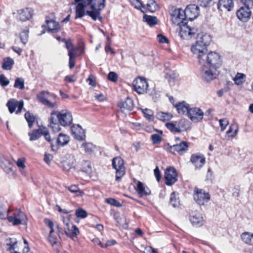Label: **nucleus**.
Returning <instances> with one entry per match:
<instances>
[{
    "label": "nucleus",
    "mask_w": 253,
    "mask_h": 253,
    "mask_svg": "<svg viewBox=\"0 0 253 253\" xmlns=\"http://www.w3.org/2000/svg\"><path fill=\"white\" fill-rule=\"evenodd\" d=\"M143 21L146 22L149 26H153L157 23V18L154 16L147 15L146 14L143 16Z\"/></svg>",
    "instance_id": "f704fd0d"
},
{
    "label": "nucleus",
    "mask_w": 253,
    "mask_h": 253,
    "mask_svg": "<svg viewBox=\"0 0 253 253\" xmlns=\"http://www.w3.org/2000/svg\"><path fill=\"white\" fill-rule=\"evenodd\" d=\"M14 87L20 89L24 88V80L21 78H18L15 80Z\"/></svg>",
    "instance_id": "09e8293b"
},
{
    "label": "nucleus",
    "mask_w": 253,
    "mask_h": 253,
    "mask_svg": "<svg viewBox=\"0 0 253 253\" xmlns=\"http://www.w3.org/2000/svg\"><path fill=\"white\" fill-rule=\"evenodd\" d=\"M24 243L25 247L21 252H18L15 250L18 248V243L15 239L9 238L7 240L6 246H7V249L11 253H27L29 251L28 244L27 241L24 239Z\"/></svg>",
    "instance_id": "f8f14e48"
},
{
    "label": "nucleus",
    "mask_w": 253,
    "mask_h": 253,
    "mask_svg": "<svg viewBox=\"0 0 253 253\" xmlns=\"http://www.w3.org/2000/svg\"><path fill=\"white\" fill-rule=\"evenodd\" d=\"M76 161L74 157H69L66 160L63 161L62 165L65 170H69L75 167Z\"/></svg>",
    "instance_id": "c756f323"
},
{
    "label": "nucleus",
    "mask_w": 253,
    "mask_h": 253,
    "mask_svg": "<svg viewBox=\"0 0 253 253\" xmlns=\"http://www.w3.org/2000/svg\"><path fill=\"white\" fill-rule=\"evenodd\" d=\"M28 31L24 30L20 35L21 41L23 44H26L28 41Z\"/></svg>",
    "instance_id": "603ef678"
},
{
    "label": "nucleus",
    "mask_w": 253,
    "mask_h": 253,
    "mask_svg": "<svg viewBox=\"0 0 253 253\" xmlns=\"http://www.w3.org/2000/svg\"><path fill=\"white\" fill-rule=\"evenodd\" d=\"M211 41L210 36L202 34H198L197 41L191 47V51L196 55L199 62L203 60V55L208 52L207 46Z\"/></svg>",
    "instance_id": "f257e3e1"
},
{
    "label": "nucleus",
    "mask_w": 253,
    "mask_h": 253,
    "mask_svg": "<svg viewBox=\"0 0 253 253\" xmlns=\"http://www.w3.org/2000/svg\"><path fill=\"white\" fill-rule=\"evenodd\" d=\"M177 124L178 129L180 130V132L183 130H186L188 127V121L185 119H181L178 122H175Z\"/></svg>",
    "instance_id": "ea45409f"
},
{
    "label": "nucleus",
    "mask_w": 253,
    "mask_h": 253,
    "mask_svg": "<svg viewBox=\"0 0 253 253\" xmlns=\"http://www.w3.org/2000/svg\"><path fill=\"white\" fill-rule=\"evenodd\" d=\"M219 123L220 125V126L221 127V131H224L226 126L229 124V121L226 118H223L219 120Z\"/></svg>",
    "instance_id": "4d7b16f0"
},
{
    "label": "nucleus",
    "mask_w": 253,
    "mask_h": 253,
    "mask_svg": "<svg viewBox=\"0 0 253 253\" xmlns=\"http://www.w3.org/2000/svg\"><path fill=\"white\" fill-rule=\"evenodd\" d=\"M16 163L19 168L24 169L25 167V159L24 158L18 159Z\"/></svg>",
    "instance_id": "774afa93"
},
{
    "label": "nucleus",
    "mask_w": 253,
    "mask_h": 253,
    "mask_svg": "<svg viewBox=\"0 0 253 253\" xmlns=\"http://www.w3.org/2000/svg\"><path fill=\"white\" fill-rule=\"evenodd\" d=\"M131 187L134 189V190H145L146 188V187L142 182L137 180H134L133 183L130 184L129 188L131 189Z\"/></svg>",
    "instance_id": "37998d69"
},
{
    "label": "nucleus",
    "mask_w": 253,
    "mask_h": 253,
    "mask_svg": "<svg viewBox=\"0 0 253 253\" xmlns=\"http://www.w3.org/2000/svg\"><path fill=\"white\" fill-rule=\"evenodd\" d=\"M69 142V137L65 134L60 133L57 139L56 142L59 145L64 146Z\"/></svg>",
    "instance_id": "c9c22d12"
},
{
    "label": "nucleus",
    "mask_w": 253,
    "mask_h": 253,
    "mask_svg": "<svg viewBox=\"0 0 253 253\" xmlns=\"http://www.w3.org/2000/svg\"><path fill=\"white\" fill-rule=\"evenodd\" d=\"M189 220L192 225L196 227H200L204 224V219L202 214L197 211L191 212Z\"/></svg>",
    "instance_id": "6ab92c4d"
},
{
    "label": "nucleus",
    "mask_w": 253,
    "mask_h": 253,
    "mask_svg": "<svg viewBox=\"0 0 253 253\" xmlns=\"http://www.w3.org/2000/svg\"><path fill=\"white\" fill-rule=\"evenodd\" d=\"M0 165L6 173H10L12 171L13 164L8 159L3 157L0 158Z\"/></svg>",
    "instance_id": "bb28decb"
},
{
    "label": "nucleus",
    "mask_w": 253,
    "mask_h": 253,
    "mask_svg": "<svg viewBox=\"0 0 253 253\" xmlns=\"http://www.w3.org/2000/svg\"><path fill=\"white\" fill-rule=\"evenodd\" d=\"M62 41L64 42L65 43L66 47L68 49L69 52H72V50L73 49V45L71 42L66 41L65 39H62Z\"/></svg>",
    "instance_id": "338daca9"
},
{
    "label": "nucleus",
    "mask_w": 253,
    "mask_h": 253,
    "mask_svg": "<svg viewBox=\"0 0 253 253\" xmlns=\"http://www.w3.org/2000/svg\"><path fill=\"white\" fill-rule=\"evenodd\" d=\"M166 125L170 131L172 132H180V130L178 129L177 124L168 123Z\"/></svg>",
    "instance_id": "8fccbe9b"
},
{
    "label": "nucleus",
    "mask_w": 253,
    "mask_h": 253,
    "mask_svg": "<svg viewBox=\"0 0 253 253\" xmlns=\"http://www.w3.org/2000/svg\"><path fill=\"white\" fill-rule=\"evenodd\" d=\"M165 184L172 185L177 180V174L176 169L173 167L167 168L165 173Z\"/></svg>",
    "instance_id": "4468645a"
},
{
    "label": "nucleus",
    "mask_w": 253,
    "mask_h": 253,
    "mask_svg": "<svg viewBox=\"0 0 253 253\" xmlns=\"http://www.w3.org/2000/svg\"><path fill=\"white\" fill-rule=\"evenodd\" d=\"M7 220L9 222H11L13 225H18L19 224L26 225L27 222V218L25 214L20 210H17L13 213V216L7 217Z\"/></svg>",
    "instance_id": "1a4fd4ad"
},
{
    "label": "nucleus",
    "mask_w": 253,
    "mask_h": 253,
    "mask_svg": "<svg viewBox=\"0 0 253 253\" xmlns=\"http://www.w3.org/2000/svg\"><path fill=\"white\" fill-rule=\"evenodd\" d=\"M174 106L176 108L177 112L181 114L186 113L187 115V112L190 109L189 105L185 101L179 102L175 104Z\"/></svg>",
    "instance_id": "c85d7f7f"
},
{
    "label": "nucleus",
    "mask_w": 253,
    "mask_h": 253,
    "mask_svg": "<svg viewBox=\"0 0 253 253\" xmlns=\"http://www.w3.org/2000/svg\"><path fill=\"white\" fill-rule=\"evenodd\" d=\"M25 118L28 123L29 127L32 128L35 121V118L34 115L29 112H27L25 114Z\"/></svg>",
    "instance_id": "79ce46f5"
},
{
    "label": "nucleus",
    "mask_w": 253,
    "mask_h": 253,
    "mask_svg": "<svg viewBox=\"0 0 253 253\" xmlns=\"http://www.w3.org/2000/svg\"><path fill=\"white\" fill-rule=\"evenodd\" d=\"M39 101L48 108H53L57 106V96L47 91H42L37 95Z\"/></svg>",
    "instance_id": "39448f33"
},
{
    "label": "nucleus",
    "mask_w": 253,
    "mask_h": 253,
    "mask_svg": "<svg viewBox=\"0 0 253 253\" xmlns=\"http://www.w3.org/2000/svg\"><path fill=\"white\" fill-rule=\"evenodd\" d=\"M151 139L154 144H160L162 141V138L158 134H153L151 136Z\"/></svg>",
    "instance_id": "6e6d98bb"
},
{
    "label": "nucleus",
    "mask_w": 253,
    "mask_h": 253,
    "mask_svg": "<svg viewBox=\"0 0 253 253\" xmlns=\"http://www.w3.org/2000/svg\"><path fill=\"white\" fill-rule=\"evenodd\" d=\"M88 10V6L87 4L84 2H79L76 7V17L75 18L77 19L79 18H82L86 14L85 12V9Z\"/></svg>",
    "instance_id": "a878e982"
},
{
    "label": "nucleus",
    "mask_w": 253,
    "mask_h": 253,
    "mask_svg": "<svg viewBox=\"0 0 253 253\" xmlns=\"http://www.w3.org/2000/svg\"><path fill=\"white\" fill-rule=\"evenodd\" d=\"M65 233L68 236L73 238L79 234L80 231L77 226L74 225L72 226V233H70V231L69 230V231L68 230H66V228H65Z\"/></svg>",
    "instance_id": "58836bf2"
},
{
    "label": "nucleus",
    "mask_w": 253,
    "mask_h": 253,
    "mask_svg": "<svg viewBox=\"0 0 253 253\" xmlns=\"http://www.w3.org/2000/svg\"><path fill=\"white\" fill-rule=\"evenodd\" d=\"M217 69V68H208L206 65L203 66L201 70L203 80L206 82H210L216 79L219 74Z\"/></svg>",
    "instance_id": "0eeeda50"
},
{
    "label": "nucleus",
    "mask_w": 253,
    "mask_h": 253,
    "mask_svg": "<svg viewBox=\"0 0 253 253\" xmlns=\"http://www.w3.org/2000/svg\"><path fill=\"white\" fill-rule=\"evenodd\" d=\"M123 159L120 157H116L112 160L113 168L116 169V179H120L125 174V168Z\"/></svg>",
    "instance_id": "6e6552de"
},
{
    "label": "nucleus",
    "mask_w": 253,
    "mask_h": 253,
    "mask_svg": "<svg viewBox=\"0 0 253 253\" xmlns=\"http://www.w3.org/2000/svg\"><path fill=\"white\" fill-rule=\"evenodd\" d=\"M108 79L111 81L116 82L118 79L117 73L114 72H110L108 75Z\"/></svg>",
    "instance_id": "680f3d73"
},
{
    "label": "nucleus",
    "mask_w": 253,
    "mask_h": 253,
    "mask_svg": "<svg viewBox=\"0 0 253 253\" xmlns=\"http://www.w3.org/2000/svg\"><path fill=\"white\" fill-rule=\"evenodd\" d=\"M180 30L179 35L183 39H188L190 38L191 27L187 25V21L186 23H182L178 25Z\"/></svg>",
    "instance_id": "5701e85b"
},
{
    "label": "nucleus",
    "mask_w": 253,
    "mask_h": 253,
    "mask_svg": "<svg viewBox=\"0 0 253 253\" xmlns=\"http://www.w3.org/2000/svg\"><path fill=\"white\" fill-rule=\"evenodd\" d=\"M234 7L233 0H219L217 4L218 9L220 11L227 10L231 11Z\"/></svg>",
    "instance_id": "4be33fe9"
},
{
    "label": "nucleus",
    "mask_w": 253,
    "mask_h": 253,
    "mask_svg": "<svg viewBox=\"0 0 253 253\" xmlns=\"http://www.w3.org/2000/svg\"><path fill=\"white\" fill-rule=\"evenodd\" d=\"M181 8L172 7L171 9L170 16L172 23L175 25H179L182 23H186L187 19L185 13Z\"/></svg>",
    "instance_id": "423d86ee"
},
{
    "label": "nucleus",
    "mask_w": 253,
    "mask_h": 253,
    "mask_svg": "<svg viewBox=\"0 0 253 253\" xmlns=\"http://www.w3.org/2000/svg\"><path fill=\"white\" fill-rule=\"evenodd\" d=\"M134 90L139 94L146 92L148 87V84L145 78L138 77L133 81Z\"/></svg>",
    "instance_id": "9d476101"
},
{
    "label": "nucleus",
    "mask_w": 253,
    "mask_h": 253,
    "mask_svg": "<svg viewBox=\"0 0 253 253\" xmlns=\"http://www.w3.org/2000/svg\"><path fill=\"white\" fill-rule=\"evenodd\" d=\"M151 194V191H135L134 195L138 198H143Z\"/></svg>",
    "instance_id": "5fc2aeb1"
},
{
    "label": "nucleus",
    "mask_w": 253,
    "mask_h": 253,
    "mask_svg": "<svg viewBox=\"0 0 253 253\" xmlns=\"http://www.w3.org/2000/svg\"><path fill=\"white\" fill-rule=\"evenodd\" d=\"M193 197L195 202L200 205H203L210 199L209 193L206 192L205 191H196Z\"/></svg>",
    "instance_id": "a211bd4d"
},
{
    "label": "nucleus",
    "mask_w": 253,
    "mask_h": 253,
    "mask_svg": "<svg viewBox=\"0 0 253 253\" xmlns=\"http://www.w3.org/2000/svg\"><path fill=\"white\" fill-rule=\"evenodd\" d=\"M156 116L158 119L162 121L169 120L172 118V115L170 114L164 112L158 113Z\"/></svg>",
    "instance_id": "c03bdc74"
},
{
    "label": "nucleus",
    "mask_w": 253,
    "mask_h": 253,
    "mask_svg": "<svg viewBox=\"0 0 253 253\" xmlns=\"http://www.w3.org/2000/svg\"><path fill=\"white\" fill-rule=\"evenodd\" d=\"M28 135L30 137V141L37 140L42 135V130L41 129L33 130L29 132Z\"/></svg>",
    "instance_id": "72a5a7b5"
},
{
    "label": "nucleus",
    "mask_w": 253,
    "mask_h": 253,
    "mask_svg": "<svg viewBox=\"0 0 253 253\" xmlns=\"http://www.w3.org/2000/svg\"><path fill=\"white\" fill-rule=\"evenodd\" d=\"M17 13L21 21H26L32 18L33 10L31 8H25L18 10Z\"/></svg>",
    "instance_id": "412c9836"
},
{
    "label": "nucleus",
    "mask_w": 253,
    "mask_h": 253,
    "mask_svg": "<svg viewBox=\"0 0 253 253\" xmlns=\"http://www.w3.org/2000/svg\"><path fill=\"white\" fill-rule=\"evenodd\" d=\"M46 23L48 28L47 31L51 33H57L60 30L59 24L54 20H46Z\"/></svg>",
    "instance_id": "cd10ccee"
},
{
    "label": "nucleus",
    "mask_w": 253,
    "mask_h": 253,
    "mask_svg": "<svg viewBox=\"0 0 253 253\" xmlns=\"http://www.w3.org/2000/svg\"><path fill=\"white\" fill-rule=\"evenodd\" d=\"M176 192H173L171 194L170 197V203L172 205L173 207H177L179 205V198H176Z\"/></svg>",
    "instance_id": "49530a36"
},
{
    "label": "nucleus",
    "mask_w": 253,
    "mask_h": 253,
    "mask_svg": "<svg viewBox=\"0 0 253 253\" xmlns=\"http://www.w3.org/2000/svg\"><path fill=\"white\" fill-rule=\"evenodd\" d=\"M51 120L55 121L56 119L60 125L66 126L70 125L73 121V117L71 112L65 110L61 111H53L51 113Z\"/></svg>",
    "instance_id": "20e7f679"
},
{
    "label": "nucleus",
    "mask_w": 253,
    "mask_h": 253,
    "mask_svg": "<svg viewBox=\"0 0 253 253\" xmlns=\"http://www.w3.org/2000/svg\"><path fill=\"white\" fill-rule=\"evenodd\" d=\"M245 75L243 73H238L235 78L234 81L235 84L237 85H241L245 82Z\"/></svg>",
    "instance_id": "a19ab883"
},
{
    "label": "nucleus",
    "mask_w": 253,
    "mask_h": 253,
    "mask_svg": "<svg viewBox=\"0 0 253 253\" xmlns=\"http://www.w3.org/2000/svg\"><path fill=\"white\" fill-rule=\"evenodd\" d=\"M187 116L192 121L198 122L203 119L204 113L199 108H190L189 111L187 112Z\"/></svg>",
    "instance_id": "2eb2a0df"
},
{
    "label": "nucleus",
    "mask_w": 253,
    "mask_h": 253,
    "mask_svg": "<svg viewBox=\"0 0 253 253\" xmlns=\"http://www.w3.org/2000/svg\"><path fill=\"white\" fill-rule=\"evenodd\" d=\"M177 75L175 73L173 72H169L167 73L165 77L167 79L169 83H173L174 80L177 78Z\"/></svg>",
    "instance_id": "052dcab7"
},
{
    "label": "nucleus",
    "mask_w": 253,
    "mask_h": 253,
    "mask_svg": "<svg viewBox=\"0 0 253 253\" xmlns=\"http://www.w3.org/2000/svg\"><path fill=\"white\" fill-rule=\"evenodd\" d=\"M142 112L144 114V117L149 121H153L154 119V116L153 112L151 110L148 109H145L142 110Z\"/></svg>",
    "instance_id": "864d4df0"
},
{
    "label": "nucleus",
    "mask_w": 253,
    "mask_h": 253,
    "mask_svg": "<svg viewBox=\"0 0 253 253\" xmlns=\"http://www.w3.org/2000/svg\"><path fill=\"white\" fill-rule=\"evenodd\" d=\"M198 4L202 7H210L214 2L213 0H198Z\"/></svg>",
    "instance_id": "3c124183"
},
{
    "label": "nucleus",
    "mask_w": 253,
    "mask_h": 253,
    "mask_svg": "<svg viewBox=\"0 0 253 253\" xmlns=\"http://www.w3.org/2000/svg\"><path fill=\"white\" fill-rule=\"evenodd\" d=\"M84 1L91 9L86 10V14L94 21L97 19L101 21L100 11L105 7V0H84Z\"/></svg>",
    "instance_id": "f03ea898"
},
{
    "label": "nucleus",
    "mask_w": 253,
    "mask_h": 253,
    "mask_svg": "<svg viewBox=\"0 0 253 253\" xmlns=\"http://www.w3.org/2000/svg\"><path fill=\"white\" fill-rule=\"evenodd\" d=\"M199 63L203 66L207 64L211 68L218 69L222 65V60L217 53L211 51L208 53H205L203 55L202 61Z\"/></svg>",
    "instance_id": "7ed1b4c3"
},
{
    "label": "nucleus",
    "mask_w": 253,
    "mask_h": 253,
    "mask_svg": "<svg viewBox=\"0 0 253 253\" xmlns=\"http://www.w3.org/2000/svg\"><path fill=\"white\" fill-rule=\"evenodd\" d=\"M105 202L106 203L116 207H121L122 206V204L118 201L113 198H106L105 199Z\"/></svg>",
    "instance_id": "de8ad7c7"
},
{
    "label": "nucleus",
    "mask_w": 253,
    "mask_h": 253,
    "mask_svg": "<svg viewBox=\"0 0 253 253\" xmlns=\"http://www.w3.org/2000/svg\"><path fill=\"white\" fill-rule=\"evenodd\" d=\"M147 9L151 12H155L159 9V5L154 0H149L147 3Z\"/></svg>",
    "instance_id": "4c0bfd02"
},
{
    "label": "nucleus",
    "mask_w": 253,
    "mask_h": 253,
    "mask_svg": "<svg viewBox=\"0 0 253 253\" xmlns=\"http://www.w3.org/2000/svg\"><path fill=\"white\" fill-rule=\"evenodd\" d=\"M233 128H236V129H235L234 133L232 134H231L230 136H232V137L235 136L237 134V132H238L237 126L236 125H231V126L229 127V129L226 132V134L229 135L230 133L232 132Z\"/></svg>",
    "instance_id": "e2e57ef3"
},
{
    "label": "nucleus",
    "mask_w": 253,
    "mask_h": 253,
    "mask_svg": "<svg viewBox=\"0 0 253 253\" xmlns=\"http://www.w3.org/2000/svg\"><path fill=\"white\" fill-rule=\"evenodd\" d=\"M71 131L75 138L79 140H84L85 137L84 130L79 125L77 126L73 125L71 127Z\"/></svg>",
    "instance_id": "b1692460"
},
{
    "label": "nucleus",
    "mask_w": 253,
    "mask_h": 253,
    "mask_svg": "<svg viewBox=\"0 0 253 253\" xmlns=\"http://www.w3.org/2000/svg\"><path fill=\"white\" fill-rule=\"evenodd\" d=\"M76 215L78 217L84 218L87 216V213L84 210L78 209L76 211Z\"/></svg>",
    "instance_id": "13d9d810"
},
{
    "label": "nucleus",
    "mask_w": 253,
    "mask_h": 253,
    "mask_svg": "<svg viewBox=\"0 0 253 253\" xmlns=\"http://www.w3.org/2000/svg\"><path fill=\"white\" fill-rule=\"evenodd\" d=\"M9 83V80L3 75H0V84L3 86H7Z\"/></svg>",
    "instance_id": "0e129e2a"
},
{
    "label": "nucleus",
    "mask_w": 253,
    "mask_h": 253,
    "mask_svg": "<svg viewBox=\"0 0 253 253\" xmlns=\"http://www.w3.org/2000/svg\"><path fill=\"white\" fill-rule=\"evenodd\" d=\"M14 64V60L10 57L4 59L2 65V68L6 70H10Z\"/></svg>",
    "instance_id": "e433bc0d"
},
{
    "label": "nucleus",
    "mask_w": 253,
    "mask_h": 253,
    "mask_svg": "<svg viewBox=\"0 0 253 253\" xmlns=\"http://www.w3.org/2000/svg\"><path fill=\"white\" fill-rule=\"evenodd\" d=\"M6 106L8 108V110L10 113H13L16 107L17 110L16 111V114L21 113V110L24 106V102L23 100L18 101L15 99H11L6 103Z\"/></svg>",
    "instance_id": "f3484780"
},
{
    "label": "nucleus",
    "mask_w": 253,
    "mask_h": 253,
    "mask_svg": "<svg viewBox=\"0 0 253 253\" xmlns=\"http://www.w3.org/2000/svg\"><path fill=\"white\" fill-rule=\"evenodd\" d=\"M82 171L89 174L92 171V168L90 162L88 161H83L81 165Z\"/></svg>",
    "instance_id": "473e14b6"
},
{
    "label": "nucleus",
    "mask_w": 253,
    "mask_h": 253,
    "mask_svg": "<svg viewBox=\"0 0 253 253\" xmlns=\"http://www.w3.org/2000/svg\"><path fill=\"white\" fill-rule=\"evenodd\" d=\"M48 121L49 122V124L48 125L49 126H50L52 129V130L54 132H58L60 130L61 127L60 126V123H59V121L55 119V121L53 120L52 121L51 120V113L50 114V117L48 119Z\"/></svg>",
    "instance_id": "2f4dec72"
},
{
    "label": "nucleus",
    "mask_w": 253,
    "mask_h": 253,
    "mask_svg": "<svg viewBox=\"0 0 253 253\" xmlns=\"http://www.w3.org/2000/svg\"><path fill=\"white\" fill-rule=\"evenodd\" d=\"M241 239L246 244L253 245V233L244 232L241 235Z\"/></svg>",
    "instance_id": "7c9ffc66"
},
{
    "label": "nucleus",
    "mask_w": 253,
    "mask_h": 253,
    "mask_svg": "<svg viewBox=\"0 0 253 253\" xmlns=\"http://www.w3.org/2000/svg\"><path fill=\"white\" fill-rule=\"evenodd\" d=\"M82 147L84 148V151L89 154H91L95 149V146L90 143H84L82 145Z\"/></svg>",
    "instance_id": "a18cd8bd"
},
{
    "label": "nucleus",
    "mask_w": 253,
    "mask_h": 253,
    "mask_svg": "<svg viewBox=\"0 0 253 253\" xmlns=\"http://www.w3.org/2000/svg\"><path fill=\"white\" fill-rule=\"evenodd\" d=\"M241 2L247 8L253 7V0H240Z\"/></svg>",
    "instance_id": "69168bd1"
},
{
    "label": "nucleus",
    "mask_w": 253,
    "mask_h": 253,
    "mask_svg": "<svg viewBox=\"0 0 253 253\" xmlns=\"http://www.w3.org/2000/svg\"><path fill=\"white\" fill-rule=\"evenodd\" d=\"M68 55L69 56V67L70 69H72L75 66V64L74 54L73 52H69Z\"/></svg>",
    "instance_id": "bf43d9fd"
},
{
    "label": "nucleus",
    "mask_w": 253,
    "mask_h": 253,
    "mask_svg": "<svg viewBox=\"0 0 253 253\" xmlns=\"http://www.w3.org/2000/svg\"><path fill=\"white\" fill-rule=\"evenodd\" d=\"M167 145L169 146V151L172 153L176 152L180 155H183L188 150L189 143L184 141H180L173 145H170L169 143Z\"/></svg>",
    "instance_id": "9b49d317"
},
{
    "label": "nucleus",
    "mask_w": 253,
    "mask_h": 253,
    "mask_svg": "<svg viewBox=\"0 0 253 253\" xmlns=\"http://www.w3.org/2000/svg\"><path fill=\"white\" fill-rule=\"evenodd\" d=\"M190 162L195 166V169H200L205 165L206 159L202 154H194L191 156Z\"/></svg>",
    "instance_id": "dca6fc26"
},
{
    "label": "nucleus",
    "mask_w": 253,
    "mask_h": 253,
    "mask_svg": "<svg viewBox=\"0 0 253 253\" xmlns=\"http://www.w3.org/2000/svg\"><path fill=\"white\" fill-rule=\"evenodd\" d=\"M187 20L192 21L197 18L200 13L199 7L198 5L192 4L188 5L183 12Z\"/></svg>",
    "instance_id": "ddd939ff"
},
{
    "label": "nucleus",
    "mask_w": 253,
    "mask_h": 253,
    "mask_svg": "<svg viewBox=\"0 0 253 253\" xmlns=\"http://www.w3.org/2000/svg\"><path fill=\"white\" fill-rule=\"evenodd\" d=\"M118 106L123 112L125 111H131L134 107L133 101L131 98L127 97L125 101L118 103Z\"/></svg>",
    "instance_id": "393cba45"
},
{
    "label": "nucleus",
    "mask_w": 253,
    "mask_h": 253,
    "mask_svg": "<svg viewBox=\"0 0 253 253\" xmlns=\"http://www.w3.org/2000/svg\"><path fill=\"white\" fill-rule=\"evenodd\" d=\"M250 8L241 7L236 13L238 18L243 22H247L251 17V11Z\"/></svg>",
    "instance_id": "aec40b11"
}]
</instances>
